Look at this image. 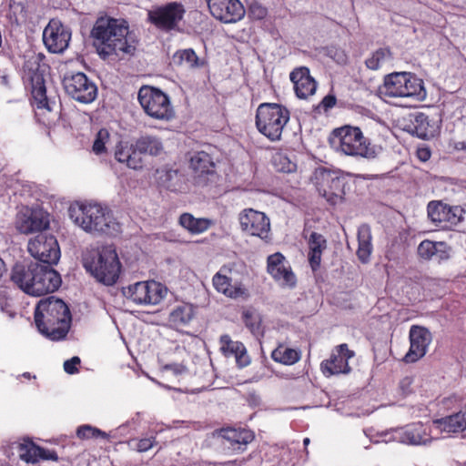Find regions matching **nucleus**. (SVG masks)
<instances>
[{
	"instance_id": "obj_1",
	"label": "nucleus",
	"mask_w": 466,
	"mask_h": 466,
	"mask_svg": "<svg viewBox=\"0 0 466 466\" xmlns=\"http://www.w3.org/2000/svg\"><path fill=\"white\" fill-rule=\"evenodd\" d=\"M91 35L98 54L104 58L112 55H133L137 48V39L124 19L99 17Z\"/></svg>"
},
{
	"instance_id": "obj_2",
	"label": "nucleus",
	"mask_w": 466,
	"mask_h": 466,
	"mask_svg": "<svg viewBox=\"0 0 466 466\" xmlns=\"http://www.w3.org/2000/svg\"><path fill=\"white\" fill-rule=\"evenodd\" d=\"M11 280L25 293L40 297L56 291L62 284L58 271L36 262L16 263L12 268Z\"/></svg>"
},
{
	"instance_id": "obj_3",
	"label": "nucleus",
	"mask_w": 466,
	"mask_h": 466,
	"mask_svg": "<svg viewBox=\"0 0 466 466\" xmlns=\"http://www.w3.org/2000/svg\"><path fill=\"white\" fill-rule=\"evenodd\" d=\"M81 262L86 273L96 282L107 287L117 283L123 269L116 247L114 244L86 248L82 253Z\"/></svg>"
},
{
	"instance_id": "obj_4",
	"label": "nucleus",
	"mask_w": 466,
	"mask_h": 466,
	"mask_svg": "<svg viewBox=\"0 0 466 466\" xmlns=\"http://www.w3.org/2000/svg\"><path fill=\"white\" fill-rule=\"evenodd\" d=\"M34 318L39 332L52 340H59L66 336L72 319L68 306L53 296L38 301Z\"/></svg>"
},
{
	"instance_id": "obj_5",
	"label": "nucleus",
	"mask_w": 466,
	"mask_h": 466,
	"mask_svg": "<svg viewBox=\"0 0 466 466\" xmlns=\"http://www.w3.org/2000/svg\"><path fill=\"white\" fill-rule=\"evenodd\" d=\"M71 218L83 230L96 233H116L120 225L106 207L96 202H85L69 208Z\"/></svg>"
},
{
	"instance_id": "obj_6",
	"label": "nucleus",
	"mask_w": 466,
	"mask_h": 466,
	"mask_svg": "<svg viewBox=\"0 0 466 466\" xmlns=\"http://www.w3.org/2000/svg\"><path fill=\"white\" fill-rule=\"evenodd\" d=\"M331 144L337 151L351 157L373 159L379 156L381 147L372 145L364 137L360 128L344 126L333 131Z\"/></svg>"
},
{
	"instance_id": "obj_7",
	"label": "nucleus",
	"mask_w": 466,
	"mask_h": 466,
	"mask_svg": "<svg viewBox=\"0 0 466 466\" xmlns=\"http://www.w3.org/2000/svg\"><path fill=\"white\" fill-rule=\"evenodd\" d=\"M289 109L282 105L262 103L257 108L256 127L269 140L278 141L289 120Z\"/></svg>"
},
{
	"instance_id": "obj_8",
	"label": "nucleus",
	"mask_w": 466,
	"mask_h": 466,
	"mask_svg": "<svg viewBox=\"0 0 466 466\" xmlns=\"http://www.w3.org/2000/svg\"><path fill=\"white\" fill-rule=\"evenodd\" d=\"M386 97H410L417 101L426 98L423 81L408 72H395L385 77L380 90Z\"/></svg>"
},
{
	"instance_id": "obj_9",
	"label": "nucleus",
	"mask_w": 466,
	"mask_h": 466,
	"mask_svg": "<svg viewBox=\"0 0 466 466\" xmlns=\"http://www.w3.org/2000/svg\"><path fill=\"white\" fill-rule=\"evenodd\" d=\"M139 104L151 118L170 121L175 117V110L169 96L162 90L144 86L138 91Z\"/></svg>"
},
{
	"instance_id": "obj_10",
	"label": "nucleus",
	"mask_w": 466,
	"mask_h": 466,
	"mask_svg": "<svg viewBox=\"0 0 466 466\" xmlns=\"http://www.w3.org/2000/svg\"><path fill=\"white\" fill-rule=\"evenodd\" d=\"M57 222L42 208L22 206L15 217V228L19 233H43L46 230H58Z\"/></svg>"
},
{
	"instance_id": "obj_11",
	"label": "nucleus",
	"mask_w": 466,
	"mask_h": 466,
	"mask_svg": "<svg viewBox=\"0 0 466 466\" xmlns=\"http://www.w3.org/2000/svg\"><path fill=\"white\" fill-rule=\"evenodd\" d=\"M430 220L441 230H455L464 219L465 210L461 206H451L441 200H431L427 205Z\"/></svg>"
},
{
	"instance_id": "obj_12",
	"label": "nucleus",
	"mask_w": 466,
	"mask_h": 466,
	"mask_svg": "<svg viewBox=\"0 0 466 466\" xmlns=\"http://www.w3.org/2000/svg\"><path fill=\"white\" fill-rule=\"evenodd\" d=\"M123 296L138 305L158 304L167 294V288L161 283L149 280L139 281L121 289Z\"/></svg>"
},
{
	"instance_id": "obj_13",
	"label": "nucleus",
	"mask_w": 466,
	"mask_h": 466,
	"mask_svg": "<svg viewBox=\"0 0 466 466\" xmlns=\"http://www.w3.org/2000/svg\"><path fill=\"white\" fill-rule=\"evenodd\" d=\"M63 85L66 94L80 103L89 104L96 98L97 87L84 73L65 76Z\"/></svg>"
},
{
	"instance_id": "obj_14",
	"label": "nucleus",
	"mask_w": 466,
	"mask_h": 466,
	"mask_svg": "<svg viewBox=\"0 0 466 466\" xmlns=\"http://www.w3.org/2000/svg\"><path fill=\"white\" fill-rule=\"evenodd\" d=\"M316 185L319 195L329 204L338 205L343 201L345 181L329 170H319L316 173Z\"/></svg>"
},
{
	"instance_id": "obj_15",
	"label": "nucleus",
	"mask_w": 466,
	"mask_h": 466,
	"mask_svg": "<svg viewBox=\"0 0 466 466\" xmlns=\"http://www.w3.org/2000/svg\"><path fill=\"white\" fill-rule=\"evenodd\" d=\"M28 251L47 266L56 264L60 258V248L55 235H35L28 244Z\"/></svg>"
},
{
	"instance_id": "obj_16",
	"label": "nucleus",
	"mask_w": 466,
	"mask_h": 466,
	"mask_svg": "<svg viewBox=\"0 0 466 466\" xmlns=\"http://www.w3.org/2000/svg\"><path fill=\"white\" fill-rule=\"evenodd\" d=\"M213 438L221 439V442L234 453H241L255 439L254 432L245 428L225 427L215 430Z\"/></svg>"
},
{
	"instance_id": "obj_17",
	"label": "nucleus",
	"mask_w": 466,
	"mask_h": 466,
	"mask_svg": "<svg viewBox=\"0 0 466 466\" xmlns=\"http://www.w3.org/2000/svg\"><path fill=\"white\" fill-rule=\"evenodd\" d=\"M185 12L181 4L172 2L148 11L147 15L148 20L157 28L168 31L177 25Z\"/></svg>"
},
{
	"instance_id": "obj_18",
	"label": "nucleus",
	"mask_w": 466,
	"mask_h": 466,
	"mask_svg": "<svg viewBox=\"0 0 466 466\" xmlns=\"http://www.w3.org/2000/svg\"><path fill=\"white\" fill-rule=\"evenodd\" d=\"M71 30L58 19H51L43 32V41L47 50L54 54L63 53L69 46Z\"/></svg>"
},
{
	"instance_id": "obj_19",
	"label": "nucleus",
	"mask_w": 466,
	"mask_h": 466,
	"mask_svg": "<svg viewBox=\"0 0 466 466\" xmlns=\"http://www.w3.org/2000/svg\"><path fill=\"white\" fill-rule=\"evenodd\" d=\"M210 14L225 24L237 23L245 15V8L239 0H206Z\"/></svg>"
},
{
	"instance_id": "obj_20",
	"label": "nucleus",
	"mask_w": 466,
	"mask_h": 466,
	"mask_svg": "<svg viewBox=\"0 0 466 466\" xmlns=\"http://www.w3.org/2000/svg\"><path fill=\"white\" fill-rule=\"evenodd\" d=\"M267 271L282 287L293 289L297 284L295 273L280 252H276L268 257Z\"/></svg>"
},
{
	"instance_id": "obj_21",
	"label": "nucleus",
	"mask_w": 466,
	"mask_h": 466,
	"mask_svg": "<svg viewBox=\"0 0 466 466\" xmlns=\"http://www.w3.org/2000/svg\"><path fill=\"white\" fill-rule=\"evenodd\" d=\"M409 337L410 346L403 360L406 363H413L426 354L428 346L431 341V335L426 328L412 326Z\"/></svg>"
},
{
	"instance_id": "obj_22",
	"label": "nucleus",
	"mask_w": 466,
	"mask_h": 466,
	"mask_svg": "<svg viewBox=\"0 0 466 466\" xmlns=\"http://www.w3.org/2000/svg\"><path fill=\"white\" fill-rule=\"evenodd\" d=\"M353 356L354 352L346 343L340 344L336 347L329 360L321 362V370L328 375L348 374L351 370L348 361Z\"/></svg>"
},
{
	"instance_id": "obj_23",
	"label": "nucleus",
	"mask_w": 466,
	"mask_h": 466,
	"mask_svg": "<svg viewBox=\"0 0 466 466\" xmlns=\"http://www.w3.org/2000/svg\"><path fill=\"white\" fill-rule=\"evenodd\" d=\"M242 231L248 233H268L270 221L267 215L253 208H245L238 214Z\"/></svg>"
},
{
	"instance_id": "obj_24",
	"label": "nucleus",
	"mask_w": 466,
	"mask_h": 466,
	"mask_svg": "<svg viewBox=\"0 0 466 466\" xmlns=\"http://www.w3.org/2000/svg\"><path fill=\"white\" fill-rule=\"evenodd\" d=\"M290 80L294 85L296 96L301 99H307L313 96L317 89V82L310 76L309 69L301 66L294 69L289 75Z\"/></svg>"
},
{
	"instance_id": "obj_25",
	"label": "nucleus",
	"mask_w": 466,
	"mask_h": 466,
	"mask_svg": "<svg viewBox=\"0 0 466 466\" xmlns=\"http://www.w3.org/2000/svg\"><path fill=\"white\" fill-rule=\"evenodd\" d=\"M219 350L224 357H234L239 368L247 367L250 363L245 345L240 341L233 340L228 334L220 336Z\"/></svg>"
},
{
	"instance_id": "obj_26",
	"label": "nucleus",
	"mask_w": 466,
	"mask_h": 466,
	"mask_svg": "<svg viewBox=\"0 0 466 466\" xmlns=\"http://www.w3.org/2000/svg\"><path fill=\"white\" fill-rule=\"evenodd\" d=\"M27 77L31 84L33 105L38 109H46L47 111H51V104L53 102L46 95L44 76L38 71H35L30 73Z\"/></svg>"
},
{
	"instance_id": "obj_27",
	"label": "nucleus",
	"mask_w": 466,
	"mask_h": 466,
	"mask_svg": "<svg viewBox=\"0 0 466 466\" xmlns=\"http://www.w3.org/2000/svg\"><path fill=\"white\" fill-rule=\"evenodd\" d=\"M214 289L230 299L247 298L248 296L247 289L244 285L237 281L232 284V279L223 275L220 271L217 272L212 279Z\"/></svg>"
},
{
	"instance_id": "obj_28",
	"label": "nucleus",
	"mask_w": 466,
	"mask_h": 466,
	"mask_svg": "<svg viewBox=\"0 0 466 466\" xmlns=\"http://www.w3.org/2000/svg\"><path fill=\"white\" fill-rule=\"evenodd\" d=\"M412 132L420 138L430 139L434 137L440 130L438 120L430 117L424 113H418L412 121Z\"/></svg>"
},
{
	"instance_id": "obj_29",
	"label": "nucleus",
	"mask_w": 466,
	"mask_h": 466,
	"mask_svg": "<svg viewBox=\"0 0 466 466\" xmlns=\"http://www.w3.org/2000/svg\"><path fill=\"white\" fill-rule=\"evenodd\" d=\"M451 248L445 242L423 240L418 247V254L423 259H435L439 263L450 258Z\"/></svg>"
},
{
	"instance_id": "obj_30",
	"label": "nucleus",
	"mask_w": 466,
	"mask_h": 466,
	"mask_svg": "<svg viewBox=\"0 0 466 466\" xmlns=\"http://www.w3.org/2000/svg\"><path fill=\"white\" fill-rule=\"evenodd\" d=\"M403 442L412 445L426 444L430 440L427 427L421 422L407 425L401 433Z\"/></svg>"
},
{
	"instance_id": "obj_31",
	"label": "nucleus",
	"mask_w": 466,
	"mask_h": 466,
	"mask_svg": "<svg viewBox=\"0 0 466 466\" xmlns=\"http://www.w3.org/2000/svg\"><path fill=\"white\" fill-rule=\"evenodd\" d=\"M173 60L179 66H185L189 69H198L206 67L207 61L198 56L192 48L180 49L173 55Z\"/></svg>"
},
{
	"instance_id": "obj_32",
	"label": "nucleus",
	"mask_w": 466,
	"mask_h": 466,
	"mask_svg": "<svg viewBox=\"0 0 466 466\" xmlns=\"http://www.w3.org/2000/svg\"><path fill=\"white\" fill-rule=\"evenodd\" d=\"M309 245V262L312 271L315 272L319 268L322 251L326 248L327 242L323 235H310Z\"/></svg>"
},
{
	"instance_id": "obj_33",
	"label": "nucleus",
	"mask_w": 466,
	"mask_h": 466,
	"mask_svg": "<svg viewBox=\"0 0 466 466\" xmlns=\"http://www.w3.org/2000/svg\"><path fill=\"white\" fill-rule=\"evenodd\" d=\"M190 168L200 177L204 174H210L214 171L215 164L209 154L199 151L190 157Z\"/></svg>"
},
{
	"instance_id": "obj_34",
	"label": "nucleus",
	"mask_w": 466,
	"mask_h": 466,
	"mask_svg": "<svg viewBox=\"0 0 466 466\" xmlns=\"http://www.w3.org/2000/svg\"><path fill=\"white\" fill-rule=\"evenodd\" d=\"M135 143L141 156L145 154L157 157L164 151L161 139L154 136H143L137 139Z\"/></svg>"
},
{
	"instance_id": "obj_35",
	"label": "nucleus",
	"mask_w": 466,
	"mask_h": 466,
	"mask_svg": "<svg viewBox=\"0 0 466 466\" xmlns=\"http://www.w3.org/2000/svg\"><path fill=\"white\" fill-rule=\"evenodd\" d=\"M438 427L446 432H460L466 429V418L463 413L458 412L445 418L434 420Z\"/></svg>"
},
{
	"instance_id": "obj_36",
	"label": "nucleus",
	"mask_w": 466,
	"mask_h": 466,
	"mask_svg": "<svg viewBox=\"0 0 466 466\" xmlns=\"http://www.w3.org/2000/svg\"><path fill=\"white\" fill-rule=\"evenodd\" d=\"M179 224L190 233H203L209 229L214 221L208 218H196L189 213H184L179 218Z\"/></svg>"
},
{
	"instance_id": "obj_37",
	"label": "nucleus",
	"mask_w": 466,
	"mask_h": 466,
	"mask_svg": "<svg viewBox=\"0 0 466 466\" xmlns=\"http://www.w3.org/2000/svg\"><path fill=\"white\" fill-rule=\"evenodd\" d=\"M271 358L276 362L290 366L300 360L301 352L297 349L289 348L284 344H279L271 352Z\"/></svg>"
},
{
	"instance_id": "obj_38",
	"label": "nucleus",
	"mask_w": 466,
	"mask_h": 466,
	"mask_svg": "<svg viewBox=\"0 0 466 466\" xmlns=\"http://www.w3.org/2000/svg\"><path fill=\"white\" fill-rule=\"evenodd\" d=\"M195 311L191 304H181L175 307L169 313L168 320L176 327L188 324L194 318Z\"/></svg>"
},
{
	"instance_id": "obj_39",
	"label": "nucleus",
	"mask_w": 466,
	"mask_h": 466,
	"mask_svg": "<svg viewBox=\"0 0 466 466\" xmlns=\"http://www.w3.org/2000/svg\"><path fill=\"white\" fill-rule=\"evenodd\" d=\"M242 320L246 328L254 336H262L264 333L261 316L255 310L246 309L242 312Z\"/></svg>"
},
{
	"instance_id": "obj_40",
	"label": "nucleus",
	"mask_w": 466,
	"mask_h": 466,
	"mask_svg": "<svg viewBox=\"0 0 466 466\" xmlns=\"http://www.w3.org/2000/svg\"><path fill=\"white\" fill-rule=\"evenodd\" d=\"M111 145V136L106 128H101L96 135L92 152L98 157L105 156L108 152V147Z\"/></svg>"
},
{
	"instance_id": "obj_41",
	"label": "nucleus",
	"mask_w": 466,
	"mask_h": 466,
	"mask_svg": "<svg viewBox=\"0 0 466 466\" xmlns=\"http://www.w3.org/2000/svg\"><path fill=\"white\" fill-rule=\"evenodd\" d=\"M391 59V53L389 48H379L366 59V66L371 70H378Z\"/></svg>"
},
{
	"instance_id": "obj_42",
	"label": "nucleus",
	"mask_w": 466,
	"mask_h": 466,
	"mask_svg": "<svg viewBox=\"0 0 466 466\" xmlns=\"http://www.w3.org/2000/svg\"><path fill=\"white\" fill-rule=\"evenodd\" d=\"M40 446L32 441H25L18 447L19 457L27 463L38 462V453Z\"/></svg>"
},
{
	"instance_id": "obj_43",
	"label": "nucleus",
	"mask_w": 466,
	"mask_h": 466,
	"mask_svg": "<svg viewBox=\"0 0 466 466\" xmlns=\"http://www.w3.org/2000/svg\"><path fill=\"white\" fill-rule=\"evenodd\" d=\"M357 237L359 240L357 256L361 262L367 263L372 250L371 235H357Z\"/></svg>"
},
{
	"instance_id": "obj_44",
	"label": "nucleus",
	"mask_w": 466,
	"mask_h": 466,
	"mask_svg": "<svg viewBox=\"0 0 466 466\" xmlns=\"http://www.w3.org/2000/svg\"><path fill=\"white\" fill-rule=\"evenodd\" d=\"M157 441L156 436L146 438H134L127 441L128 447L137 452H146L157 445Z\"/></svg>"
},
{
	"instance_id": "obj_45",
	"label": "nucleus",
	"mask_w": 466,
	"mask_h": 466,
	"mask_svg": "<svg viewBox=\"0 0 466 466\" xmlns=\"http://www.w3.org/2000/svg\"><path fill=\"white\" fill-rule=\"evenodd\" d=\"M272 164L277 171L291 173L296 170V164L291 161L284 153L279 152L273 156Z\"/></svg>"
},
{
	"instance_id": "obj_46",
	"label": "nucleus",
	"mask_w": 466,
	"mask_h": 466,
	"mask_svg": "<svg viewBox=\"0 0 466 466\" xmlns=\"http://www.w3.org/2000/svg\"><path fill=\"white\" fill-rule=\"evenodd\" d=\"M76 436L80 440L106 439L108 437L107 433L105 431L88 424L79 426L76 430Z\"/></svg>"
},
{
	"instance_id": "obj_47",
	"label": "nucleus",
	"mask_w": 466,
	"mask_h": 466,
	"mask_svg": "<svg viewBox=\"0 0 466 466\" xmlns=\"http://www.w3.org/2000/svg\"><path fill=\"white\" fill-rule=\"evenodd\" d=\"M121 165L133 170H142L145 166V161L140 155L139 150L137 149V145L134 143V148L128 154V157L125 158Z\"/></svg>"
},
{
	"instance_id": "obj_48",
	"label": "nucleus",
	"mask_w": 466,
	"mask_h": 466,
	"mask_svg": "<svg viewBox=\"0 0 466 466\" xmlns=\"http://www.w3.org/2000/svg\"><path fill=\"white\" fill-rule=\"evenodd\" d=\"M134 148V143H130L129 141L119 140L114 147V158L115 160L122 164V162L128 157V154Z\"/></svg>"
},
{
	"instance_id": "obj_49",
	"label": "nucleus",
	"mask_w": 466,
	"mask_h": 466,
	"mask_svg": "<svg viewBox=\"0 0 466 466\" xmlns=\"http://www.w3.org/2000/svg\"><path fill=\"white\" fill-rule=\"evenodd\" d=\"M412 383L413 380L411 377H404L399 382V390L400 394L402 397H406L412 392Z\"/></svg>"
},
{
	"instance_id": "obj_50",
	"label": "nucleus",
	"mask_w": 466,
	"mask_h": 466,
	"mask_svg": "<svg viewBox=\"0 0 466 466\" xmlns=\"http://www.w3.org/2000/svg\"><path fill=\"white\" fill-rule=\"evenodd\" d=\"M80 358L75 356L70 360H67L64 362V370L67 374H75L78 372L77 366L80 364Z\"/></svg>"
},
{
	"instance_id": "obj_51",
	"label": "nucleus",
	"mask_w": 466,
	"mask_h": 466,
	"mask_svg": "<svg viewBox=\"0 0 466 466\" xmlns=\"http://www.w3.org/2000/svg\"><path fill=\"white\" fill-rule=\"evenodd\" d=\"M39 460H49V461H57L58 456L55 451H50V450H46L43 447H40L39 453H38V461Z\"/></svg>"
},
{
	"instance_id": "obj_52",
	"label": "nucleus",
	"mask_w": 466,
	"mask_h": 466,
	"mask_svg": "<svg viewBox=\"0 0 466 466\" xmlns=\"http://www.w3.org/2000/svg\"><path fill=\"white\" fill-rule=\"evenodd\" d=\"M336 102H337V99L334 96L328 95L321 100L320 106H322L323 109L327 111V110L332 108L333 106H335Z\"/></svg>"
},
{
	"instance_id": "obj_53",
	"label": "nucleus",
	"mask_w": 466,
	"mask_h": 466,
	"mask_svg": "<svg viewBox=\"0 0 466 466\" xmlns=\"http://www.w3.org/2000/svg\"><path fill=\"white\" fill-rule=\"evenodd\" d=\"M251 15L257 19H262L267 15V10L260 5H253L250 8Z\"/></svg>"
},
{
	"instance_id": "obj_54",
	"label": "nucleus",
	"mask_w": 466,
	"mask_h": 466,
	"mask_svg": "<svg viewBox=\"0 0 466 466\" xmlns=\"http://www.w3.org/2000/svg\"><path fill=\"white\" fill-rule=\"evenodd\" d=\"M418 157L422 161H427L431 157V152L428 148H420L418 150Z\"/></svg>"
},
{
	"instance_id": "obj_55",
	"label": "nucleus",
	"mask_w": 466,
	"mask_h": 466,
	"mask_svg": "<svg viewBox=\"0 0 466 466\" xmlns=\"http://www.w3.org/2000/svg\"><path fill=\"white\" fill-rule=\"evenodd\" d=\"M6 272V265L3 258H0V279L3 278L5 273Z\"/></svg>"
},
{
	"instance_id": "obj_56",
	"label": "nucleus",
	"mask_w": 466,
	"mask_h": 466,
	"mask_svg": "<svg viewBox=\"0 0 466 466\" xmlns=\"http://www.w3.org/2000/svg\"><path fill=\"white\" fill-rule=\"evenodd\" d=\"M457 150H466V141H458L454 146Z\"/></svg>"
},
{
	"instance_id": "obj_57",
	"label": "nucleus",
	"mask_w": 466,
	"mask_h": 466,
	"mask_svg": "<svg viewBox=\"0 0 466 466\" xmlns=\"http://www.w3.org/2000/svg\"><path fill=\"white\" fill-rule=\"evenodd\" d=\"M23 377L30 380L32 378L31 374L29 372H25L22 374Z\"/></svg>"
},
{
	"instance_id": "obj_58",
	"label": "nucleus",
	"mask_w": 466,
	"mask_h": 466,
	"mask_svg": "<svg viewBox=\"0 0 466 466\" xmlns=\"http://www.w3.org/2000/svg\"><path fill=\"white\" fill-rule=\"evenodd\" d=\"M303 442H304L305 445L309 444V438H305Z\"/></svg>"
},
{
	"instance_id": "obj_59",
	"label": "nucleus",
	"mask_w": 466,
	"mask_h": 466,
	"mask_svg": "<svg viewBox=\"0 0 466 466\" xmlns=\"http://www.w3.org/2000/svg\"><path fill=\"white\" fill-rule=\"evenodd\" d=\"M363 231H370V228L367 226L362 227Z\"/></svg>"
}]
</instances>
